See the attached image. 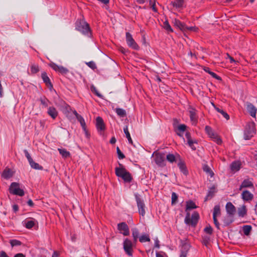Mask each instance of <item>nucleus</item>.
<instances>
[{"instance_id":"f257e3e1","label":"nucleus","mask_w":257,"mask_h":257,"mask_svg":"<svg viewBox=\"0 0 257 257\" xmlns=\"http://www.w3.org/2000/svg\"><path fill=\"white\" fill-rule=\"evenodd\" d=\"M119 167H116L115 169L116 175L118 177L121 178L125 182H131L133 179L131 174L125 169L122 164H119Z\"/></svg>"},{"instance_id":"f03ea898","label":"nucleus","mask_w":257,"mask_h":257,"mask_svg":"<svg viewBox=\"0 0 257 257\" xmlns=\"http://www.w3.org/2000/svg\"><path fill=\"white\" fill-rule=\"evenodd\" d=\"M76 29L84 35H89L90 31L89 25L84 21L78 20L76 22Z\"/></svg>"},{"instance_id":"7ed1b4c3","label":"nucleus","mask_w":257,"mask_h":257,"mask_svg":"<svg viewBox=\"0 0 257 257\" xmlns=\"http://www.w3.org/2000/svg\"><path fill=\"white\" fill-rule=\"evenodd\" d=\"M152 157L156 164L160 167L165 166V154L163 153L154 152Z\"/></svg>"},{"instance_id":"20e7f679","label":"nucleus","mask_w":257,"mask_h":257,"mask_svg":"<svg viewBox=\"0 0 257 257\" xmlns=\"http://www.w3.org/2000/svg\"><path fill=\"white\" fill-rule=\"evenodd\" d=\"M9 191L11 194L20 196H23L25 194L24 190L20 188V184L16 182H13L11 184Z\"/></svg>"},{"instance_id":"39448f33","label":"nucleus","mask_w":257,"mask_h":257,"mask_svg":"<svg viewBox=\"0 0 257 257\" xmlns=\"http://www.w3.org/2000/svg\"><path fill=\"white\" fill-rule=\"evenodd\" d=\"M199 218V215L197 212H194L192 214L191 218H190V213H187L185 218V222L187 224H191L195 226L198 222Z\"/></svg>"},{"instance_id":"423d86ee","label":"nucleus","mask_w":257,"mask_h":257,"mask_svg":"<svg viewBox=\"0 0 257 257\" xmlns=\"http://www.w3.org/2000/svg\"><path fill=\"white\" fill-rule=\"evenodd\" d=\"M133 242L128 238H125L123 243V248L125 252L129 256L133 255Z\"/></svg>"},{"instance_id":"0eeeda50","label":"nucleus","mask_w":257,"mask_h":257,"mask_svg":"<svg viewBox=\"0 0 257 257\" xmlns=\"http://www.w3.org/2000/svg\"><path fill=\"white\" fill-rule=\"evenodd\" d=\"M126 41L130 47L135 50H138L139 49V46L135 41L132 35L128 32L126 33Z\"/></svg>"},{"instance_id":"6e6552de","label":"nucleus","mask_w":257,"mask_h":257,"mask_svg":"<svg viewBox=\"0 0 257 257\" xmlns=\"http://www.w3.org/2000/svg\"><path fill=\"white\" fill-rule=\"evenodd\" d=\"M117 229L120 233L124 236H127L130 234V230L128 225L125 222H121L117 224Z\"/></svg>"},{"instance_id":"1a4fd4ad","label":"nucleus","mask_w":257,"mask_h":257,"mask_svg":"<svg viewBox=\"0 0 257 257\" xmlns=\"http://www.w3.org/2000/svg\"><path fill=\"white\" fill-rule=\"evenodd\" d=\"M136 201L138 207L139 212L143 216L146 213L145 205L144 201L139 197H136Z\"/></svg>"},{"instance_id":"9d476101","label":"nucleus","mask_w":257,"mask_h":257,"mask_svg":"<svg viewBox=\"0 0 257 257\" xmlns=\"http://www.w3.org/2000/svg\"><path fill=\"white\" fill-rule=\"evenodd\" d=\"M188 111L189 113V116L191 121L192 122L193 124H195L197 122V116L196 114V110L191 106H189L188 108Z\"/></svg>"},{"instance_id":"9b49d317","label":"nucleus","mask_w":257,"mask_h":257,"mask_svg":"<svg viewBox=\"0 0 257 257\" xmlns=\"http://www.w3.org/2000/svg\"><path fill=\"white\" fill-rule=\"evenodd\" d=\"M253 179L252 178L245 179L241 183L239 190H241L243 188H251L253 187Z\"/></svg>"},{"instance_id":"f8f14e48","label":"nucleus","mask_w":257,"mask_h":257,"mask_svg":"<svg viewBox=\"0 0 257 257\" xmlns=\"http://www.w3.org/2000/svg\"><path fill=\"white\" fill-rule=\"evenodd\" d=\"M248 130L246 127L244 132V139L245 140H248L252 137L253 134L255 133L254 128L253 125L248 126Z\"/></svg>"},{"instance_id":"ddd939ff","label":"nucleus","mask_w":257,"mask_h":257,"mask_svg":"<svg viewBox=\"0 0 257 257\" xmlns=\"http://www.w3.org/2000/svg\"><path fill=\"white\" fill-rule=\"evenodd\" d=\"M253 195L247 190H244L241 194V198L245 201L249 202L253 199Z\"/></svg>"},{"instance_id":"4468645a","label":"nucleus","mask_w":257,"mask_h":257,"mask_svg":"<svg viewBox=\"0 0 257 257\" xmlns=\"http://www.w3.org/2000/svg\"><path fill=\"white\" fill-rule=\"evenodd\" d=\"M246 109L247 111L249 113L250 115L253 117H255L256 109L251 103H246Z\"/></svg>"},{"instance_id":"2eb2a0df","label":"nucleus","mask_w":257,"mask_h":257,"mask_svg":"<svg viewBox=\"0 0 257 257\" xmlns=\"http://www.w3.org/2000/svg\"><path fill=\"white\" fill-rule=\"evenodd\" d=\"M226 210L227 214L233 216L235 212V208L231 202H227L226 204Z\"/></svg>"},{"instance_id":"dca6fc26","label":"nucleus","mask_w":257,"mask_h":257,"mask_svg":"<svg viewBox=\"0 0 257 257\" xmlns=\"http://www.w3.org/2000/svg\"><path fill=\"white\" fill-rule=\"evenodd\" d=\"M96 125L98 131H104L105 130V125L102 118L99 116L96 119Z\"/></svg>"},{"instance_id":"f3484780","label":"nucleus","mask_w":257,"mask_h":257,"mask_svg":"<svg viewBox=\"0 0 257 257\" xmlns=\"http://www.w3.org/2000/svg\"><path fill=\"white\" fill-rule=\"evenodd\" d=\"M25 227L28 229H31L34 227L36 224H38L37 221L34 219L31 218L30 220H25L24 221Z\"/></svg>"},{"instance_id":"a211bd4d","label":"nucleus","mask_w":257,"mask_h":257,"mask_svg":"<svg viewBox=\"0 0 257 257\" xmlns=\"http://www.w3.org/2000/svg\"><path fill=\"white\" fill-rule=\"evenodd\" d=\"M241 162L240 161H235L230 165V169L232 172H236L239 170L241 167Z\"/></svg>"},{"instance_id":"6ab92c4d","label":"nucleus","mask_w":257,"mask_h":257,"mask_svg":"<svg viewBox=\"0 0 257 257\" xmlns=\"http://www.w3.org/2000/svg\"><path fill=\"white\" fill-rule=\"evenodd\" d=\"M13 176V171L10 169L6 168L3 171L2 176L6 179H8L11 178Z\"/></svg>"},{"instance_id":"aec40b11","label":"nucleus","mask_w":257,"mask_h":257,"mask_svg":"<svg viewBox=\"0 0 257 257\" xmlns=\"http://www.w3.org/2000/svg\"><path fill=\"white\" fill-rule=\"evenodd\" d=\"M41 76L43 81L46 83L47 86L49 87L50 89H51L53 87V85L51 83L50 80L48 77L47 73L45 72H43L42 73Z\"/></svg>"},{"instance_id":"412c9836","label":"nucleus","mask_w":257,"mask_h":257,"mask_svg":"<svg viewBox=\"0 0 257 257\" xmlns=\"http://www.w3.org/2000/svg\"><path fill=\"white\" fill-rule=\"evenodd\" d=\"M214 142L218 145H221L222 141L220 137L214 132L209 136Z\"/></svg>"},{"instance_id":"4be33fe9","label":"nucleus","mask_w":257,"mask_h":257,"mask_svg":"<svg viewBox=\"0 0 257 257\" xmlns=\"http://www.w3.org/2000/svg\"><path fill=\"white\" fill-rule=\"evenodd\" d=\"M178 166L179 167L181 172H182L184 175H187L188 174V170L185 163L183 162L180 160L178 163Z\"/></svg>"},{"instance_id":"5701e85b","label":"nucleus","mask_w":257,"mask_h":257,"mask_svg":"<svg viewBox=\"0 0 257 257\" xmlns=\"http://www.w3.org/2000/svg\"><path fill=\"white\" fill-rule=\"evenodd\" d=\"M48 113L53 119L56 118L58 115V111L54 107H50L48 108Z\"/></svg>"},{"instance_id":"b1692460","label":"nucleus","mask_w":257,"mask_h":257,"mask_svg":"<svg viewBox=\"0 0 257 257\" xmlns=\"http://www.w3.org/2000/svg\"><path fill=\"white\" fill-rule=\"evenodd\" d=\"M76 118L80 123V124H81L83 131L85 132L86 136H88V133L86 130V123H85V120H84V118H83V117L80 115L78 116L77 117H76Z\"/></svg>"},{"instance_id":"393cba45","label":"nucleus","mask_w":257,"mask_h":257,"mask_svg":"<svg viewBox=\"0 0 257 257\" xmlns=\"http://www.w3.org/2000/svg\"><path fill=\"white\" fill-rule=\"evenodd\" d=\"M177 158H179V155H177V157H176L172 154H169L166 156H165V158H166L167 160L170 163L176 162L177 160Z\"/></svg>"},{"instance_id":"a878e982","label":"nucleus","mask_w":257,"mask_h":257,"mask_svg":"<svg viewBox=\"0 0 257 257\" xmlns=\"http://www.w3.org/2000/svg\"><path fill=\"white\" fill-rule=\"evenodd\" d=\"M233 216L227 214L224 217L223 221L225 225H228L233 222Z\"/></svg>"},{"instance_id":"bb28decb","label":"nucleus","mask_w":257,"mask_h":257,"mask_svg":"<svg viewBox=\"0 0 257 257\" xmlns=\"http://www.w3.org/2000/svg\"><path fill=\"white\" fill-rule=\"evenodd\" d=\"M189 246L188 244H184L181 248V253L180 257H186Z\"/></svg>"},{"instance_id":"cd10ccee","label":"nucleus","mask_w":257,"mask_h":257,"mask_svg":"<svg viewBox=\"0 0 257 257\" xmlns=\"http://www.w3.org/2000/svg\"><path fill=\"white\" fill-rule=\"evenodd\" d=\"M174 24L182 31H186V28H187V26L181 22L179 20H175Z\"/></svg>"},{"instance_id":"c85d7f7f","label":"nucleus","mask_w":257,"mask_h":257,"mask_svg":"<svg viewBox=\"0 0 257 257\" xmlns=\"http://www.w3.org/2000/svg\"><path fill=\"white\" fill-rule=\"evenodd\" d=\"M132 235L134 238V243H135L138 240L139 235V231L138 228H134L132 229Z\"/></svg>"},{"instance_id":"c756f323","label":"nucleus","mask_w":257,"mask_h":257,"mask_svg":"<svg viewBox=\"0 0 257 257\" xmlns=\"http://www.w3.org/2000/svg\"><path fill=\"white\" fill-rule=\"evenodd\" d=\"M174 7L176 8H181L183 7L184 1L183 0H175L171 3Z\"/></svg>"},{"instance_id":"7c9ffc66","label":"nucleus","mask_w":257,"mask_h":257,"mask_svg":"<svg viewBox=\"0 0 257 257\" xmlns=\"http://www.w3.org/2000/svg\"><path fill=\"white\" fill-rule=\"evenodd\" d=\"M123 132L125 134L126 138H127L129 143L133 144V141L131 138L130 134L128 132V126L127 125L125 126L123 128Z\"/></svg>"},{"instance_id":"2f4dec72","label":"nucleus","mask_w":257,"mask_h":257,"mask_svg":"<svg viewBox=\"0 0 257 257\" xmlns=\"http://www.w3.org/2000/svg\"><path fill=\"white\" fill-rule=\"evenodd\" d=\"M197 207L194 202L192 201H189L186 202V211L191 210L192 209H195Z\"/></svg>"},{"instance_id":"473e14b6","label":"nucleus","mask_w":257,"mask_h":257,"mask_svg":"<svg viewBox=\"0 0 257 257\" xmlns=\"http://www.w3.org/2000/svg\"><path fill=\"white\" fill-rule=\"evenodd\" d=\"M238 215L240 217L244 216L246 214V209L245 205L242 206L238 209Z\"/></svg>"},{"instance_id":"72a5a7b5","label":"nucleus","mask_w":257,"mask_h":257,"mask_svg":"<svg viewBox=\"0 0 257 257\" xmlns=\"http://www.w3.org/2000/svg\"><path fill=\"white\" fill-rule=\"evenodd\" d=\"M29 164L33 169L40 170H42L43 169V167L40 166L39 164L35 162L33 160L29 162Z\"/></svg>"},{"instance_id":"f704fd0d","label":"nucleus","mask_w":257,"mask_h":257,"mask_svg":"<svg viewBox=\"0 0 257 257\" xmlns=\"http://www.w3.org/2000/svg\"><path fill=\"white\" fill-rule=\"evenodd\" d=\"M58 151L63 158H68L70 155V153L65 149H58Z\"/></svg>"},{"instance_id":"c9c22d12","label":"nucleus","mask_w":257,"mask_h":257,"mask_svg":"<svg viewBox=\"0 0 257 257\" xmlns=\"http://www.w3.org/2000/svg\"><path fill=\"white\" fill-rule=\"evenodd\" d=\"M221 215L220 206L215 205L213 209V217L219 216Z\"/></svg>"},{"instance_id":"e433bc0d","label":"nucleus","mask_w":257,"mask_h":257,"mask_svg":"<svg viewBox=\"0 0 257 257\" xmlns=\"http://www.w3.org/2000/svg\"><path fill=\"white\" fill-rule=\"evenodd\" d=\"M115 112L118 116L122 117H125L126 115L125 110L120 108H116Z\"/></svg>"},{"instance_id":"4c0bfd02","label":"nucleus","mask_w":257,"mask_h":257,"mask_svg":"<svg viewBox=\"0 0 257 257\" xmlns=\"http://www.w3.org/2000/svg\"><path fill=\"white\" fill-rule=\"evenodd\" d=\"M251 226L249 225H244L242 227V230L244 234L246 235H248L251 230Z\"/></svg>"},{"instance_id":"58836bf2","label":"nucleus","mask_w":257,"mask_h":257,"mask_svg":"<svg viewBox=\"0 0 257 257\" xmlns=\"http://www.w3.org/2000/svg\"><path fill=\"white\" fill-rule=\"evenodd\" d=\"M203 169L204 172L209 174L211 177L214 175L213 172L208 165H204L203 167Z\"/></svg>"},{"instance_id":"ea45409f","label":"nucleus","mask_w":257,"mask_h":257,"mask_svg":"<svg viewBox=\"0 0 257 257\" xmlns=\"http://www.w3.org/2000/svg\"><path fill=\"white\" fill-rule=\"evenodd\" d=\"M139 240L141 242H144L147 241H150V238L149 235L148 234H144L140 236Z\"/></svg>"},{"instance_id":"a19ab883","label":"nucleus","mask_w":257,"mask_h":257,"mask_svg":"<svg viewBox=\"0 0 257 257\" xmlns=\"http://www.w3.org/2000/svg\"><path fill=\"white\" fill-rule=\"evenodd\" d=\"M187 143L189 147L193 150H195L196 147L194 146V144H197V142L196 140H189V141H187Z\"/></svg>"},{"instance_id":"79ce46f5","label":"nucleus","mask_w":257,"mask_h":257,"mask_svg":"<svg viewBox=\"0 0 257 257\" xmlns=\"http://www.w3.org/2000/svg\"><path fill=\"white\" fill-rule=\"evenodd\" d=\"M156 0H150L149 1V4H150L151 8L152 9L153 11L154 12L157 13L158 12V10L156 7Z\"/></svg>"},{"instance_id":"37998d69","label":"nucleus","mask_w":257,"mask_h":257,"mask_svg":"<svg viewBox=\"0 0 257 257\" xmlns=\"http://www.w3.org/2000/svg\"><path fill=\"white\" fill-rule=\"evenodd\" d=\"M204 70L206 72H208L209 74H210L213 78H216L217 80H220V77L218 76L215 73L210 71L209 68H206L205 69H204Z\"/></svg>"},{"instance_id":"c03bdc74","label":"nucleus","mask_w":257,"mask_h":257,"mask_svg":"<svg viewBox=\"0 0 257 257\" xmlns=\"http://www.w3.org/2000/svg\"><path fill=\"white\" fill-rule=\"evenodd\" d=\"M163 27L164 28L167 30L168 32H173V30L171 28V27L170 26V25H169V23L168 21H165L164 24H163Z\"/></svg>"},{"instance_id":"a18cd8bd","label":"nucleus","mask_w":257,"mask_h":257,"mask_svg":"<svg viewBox=\"0 0 257 257\" xmlns=\"http://www.w3.org/2000/svg\"><path fill=\"white\" fill-rule=\"evenodd\" d=\"M91 90L94 92L99 98H102V95L99 93L97 89L94 86L91 87Z\"/></svg>"},{"instance_id":"49530a36","label":"nucleus","mask_w":257,"mask_h":257,"mask_svg":"<svg viewBox=\"0 0 257 257\" xmlns=\"http://www.w3.org/2000/svg\"><path fill=\"white\" fill-rule=\"evenodd\" d=\"M31 72L32 73H36L39 71V68L38 65H33L31 68Z\"/></svg>"},{"instance_id":"de8ad7c7","label":"nucleus","mask_w":257,"mask_h":257,"mask_svg":"<svg viewBox=\"0 0 257 257\" xmlns=\"http://www.w3.org/2000/svg\"><path fill=\"white\" fill-rule=\"evenodd\" d=\"M58 72L61 74H66L68 72V70L62 66H59Z\"/></svg>"},{"instance_id":"09e8293b","label":"nucleus","mask_w":257,"mask_h":257,"mask_svg":"<svg viewBox=\"0 0 257 257\" xmlns=\"http://www.w3.org/2000/svg\"><path fill=\"white\" fill-rule=\"evenodd\" d=\"M116 152L118 155V157L119 159H123L125 158L124 155L121 152L120 150L118 147L116 148Z\"/></svg>"},{"instance_id":"8fccbe9b","label":"nucleus","mask_w":257,"mask_h":257,"mask_svg":"<svg viewBox=\"0 0 257 257\" xmlns=\"http://www.w3.org/2000/svg\"><path fill=\"white\" fill-rule=\"evenodd\" d=\"M171 199L172 204L176 203L177 200L178 199V196L175 192H173L172 193Z\"/></svg>"},{"instance_id":"3c124183","label":"nucleus","mask_w":257,"mask_h":257,"mask_svg":"<svg viewBox=\"0 0 257 257\" xmlns=\"http://www.w3.org/2000/svg\"><path fill=\"white\" fill-rule=\"evenodd\" d=\"M10 243L12 246H14L16 245H20L21 244V241L16 239H13L10 241Z\"/></svg>"},{"instance_id":"603ef678","label":"nucleus","mask_w":257,"mask_h":257,"mask_svg":"<svg viewBox=\"0 0 257 257\" xmlns=\"http://www.w3.org/2000/svg\"><path fill=\"white\" fill-rule=\"evenodd\" d=\"M205 132L208 136H210V135L214 132L211 127L208 125L205 126Z\"/></svg>"},{"instance_id":"864d4df0","label":"nucleus","mask_w":257,"mask_h":257,"mask_svg":"<svg viewBox=\"0 0 257 257\" xmlns=\"http://www.w3.org/2000/svg\"><path fill=\"white\" fill-rule=\"evenodd\" d=\"M87 65L91 68L92 69L94 70L96 68V66L95 63L93 61H90L89 62L86 63Z\"/></svg>"},{"instance_id":"5fc2aeb1","label":"nucleus","mask_w":257,"mask_h":257,"mask_svg":"<svg viewBox=\"0 0 257 257\" xmlns=\"http://www.w3.org/2000/svg\"><path fill=\"white\" fill-rule=\"evenodd\" d=\"M40 101H41V104L44 106L46 107L48 106V102H49V100L47 98H40Z\"/></svg>"},{"instance_id":"6e6d98bb","label":"nucleus","mask_w":257,"mask_h":257,"mask_svg":"<svg viewBox=\"0 0 257 257\" xmlns=\"http://www.w3.org/2000/svg\"><path fill=\"white\" fill-rule=\"evenodd\" d=\"M49 66L53 69L55 71H58V69H59V65H57V64H56L55 63H53V62H51L49 64Z\"/></svg>"},{"instance_id":"4d7b16f0","label":"nucleus","mask_w":257,"mask_h":257,"mask_svg":"<svg viewBox=\"0 0 257 257\" xmlns=\"http://www.w3.org/2000/svg\"><path fill=\"white\" fill-rule=\"evenodd\" d=\"M204 231L208 234H211L212 233V228L210 225H209L204 228Z\"/></svg>"},{"instance_id":"13d9d810","label":"nucleus","mask_w":257,"mask_h":257,"mask_svg":"<svg viewBox=\"0 0 257 257\" xmlns=\"http://www.w3.org/2000/svg\"><path fill=\"white\" fill-rule=\"evenodd\" d=\"M24 153H25V156H26V158H27V159H28V160L29 161V163L33 160L32 158H31L30 154L29 153V152H28L27 150H25L24 151Z\"/></svg>"},{"instance_id":"bf43d9fd","label":"nucleus","mask_w":257,"mask_h":257,"mask_svg":"<svg viewBox=\"0 0 257 257\" xmlns=\"http://www.w3.org/2000/svg\"><path fill=\"white\" fill-rule=\"evenodd\" d=\"M178 129L179 131L184 132L186 129V125L184 124H180L178 126Z\"/></svg>"},{"instance_id":"052dcab7","label":"nucleus","mask_w":257,"mask_h":257,"mask_svg":"<svg viewBox=\"0 0 257 257\" xmlns=\"http://www.w3.org/2000/svg\"><path fill=\"white\" fill-rule=\"evenodd\" d=\"M213 219L215 226L217 227V228L219 229V223L217 221V217H213Z\"/></svg>"},{"instance_id":"680f3d73","label":"nucleus","mask_w":257,"mask_h":257,"mask_svg":"<svg viewBox=\"0 0 257 257\" xmlns=\"http://www.w3.org/2000/svg\"><path fill=\"white\" fill-rule=\"evenodd\" d=\"M221 114L222 115V116L226 119L228 120L229 119V115L225 112L223 110L221 111Z\"/></svg>"},{"instance_id":"e2e57ef3","label":"nucleus","mask_w":257,"mask_h":257,"mask_svg":"<svg viewBox=\"0 0 257 257\" xmlns=\"http://www.w3.org/2000/svg\"><path fill=\"white\" fill-rule=\"evenodd\" d=\"M197 28L194 27H187L186 28V30H190V31H196Z\"/></svg>"},{"instance_id":"0e129e2a","label":"nucleus","mask_w":257,"mask_h":257,"mask_svg":"<svg viewBox=\"0 0 257 257\" xmlns=\"http://www.w3.org/2000/svg\"><path fill=\"white\" fill-rule=\"evenodd\" d=\"M212 105L213 106V107H214V108L215 109V110L218 111V112H219L220 113H221V111L223 110V109H221L217 107H216L215 104L213 103H212Z\"/></svg>"},{"instance_id":"69168bd1","label":"nucleus","mask_w":257,"mask_h":257,"mask_svg":"<svg viewBox=\"0 0 257 257\" xmlns=\"http://www.w3.org/2000/svg\"><path fill=\"white\" fill-rule=\"evenodd\" d=\"M185 137L187 139V141H189V140H192L190 134L189 133H186L185 134Z\"/></svg>"},{"instance_id":"338daca9","label":"nucleus","mask_w":257,"mask_h":257,"mask_svg":"<svg viewBox=\"0 0 257 257\" xmlns=\"http://www.w3.org/2000/svg\"><path fill=\"white\" fill-rule=\"evenodd\" d=\"M0 257H9L4 251H2L0 254Z\"/></svg>"},{"instance_id":"774afa93","label":"nucleus","mask_w":257,"mask_h":257,"mask_svg":"<svg viewBox=\"0 0 257 257\" xmlns=\"http://www.w3.org/2000/svg\"><path fill=\"white\" fill-rule=\"evenodd\" d=\"M14 257H25V255L22 253H19L16 254L14 256Z\"/></svg>"}]
</instances>
